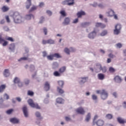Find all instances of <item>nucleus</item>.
Segmentation results:
<instances>
[{
	"mask_svg": "<svg viewBox=\"0 0 126 126\" xmlns=\"http://www.w3.org/2000/svg\"><path fill=\"white\" fill-rule=\"evenodd\" d=\"M14 22L15 23L19 24L22 22V17L18 12H15L13 15Z\"/></svg>",
	"mask_w": 126,
	"mask_h": 126,
	"instance_id": "1",
	"label": "nucleus"
},
{
	"mask_svg": "<svg viewBox=\"0 0 126 126\" xmlns=\"http://www.w3.org/2000/svg\"><path fill=\"white\" fill-rule=\"evenodd\" d=\"M96 93H97V94H100L101 97L103 100H105L108 98V93L106 92L105 90L97 91Z\"/></svg>",
	"mask_w": 126,
	"mask_h": 126,
	"instance_id": "2",
	"label": "nucleus"
},
{
	"mask_svg": "<svg viewBox=\"0 0 126 126\" xmlns=\"http://www.w3.org/2000/svg\"><path fill=\"white\" fill-rule=\"evenodd\" d=\"M29 103V105L31 106V107H32V108H35V109H41V107H39V105H38L37 103H35L33 102V100L32 99H30L28 101Z\"/></svg>",
	"mask_w": 126,
	"mask_h": 126,
	"instance_id": "3",
	"label": "nucleus"
},
{
	"mask_svg": "<svg viewBox=\"0 0 126 126\" xmlns=\"http://www.w3.org/2000/svg\"><path fill=\"white\" fill-rule=\"evenodd\" d=\"M73 0H65L62 2V4H63V5H72V4L74 3Z\"/></svg>",
	"mask_w": 126,
	"mask_h": 126,
	"instance_id": "4",
	"label": "nucleus"
},
{
	"mask_svg": "<svg viewBox=\"0 0 126 126\" xmlns=\"http://www.w3.org/2000/svg\"><path fill=\"white\" fill-rule=\"evenodd\" d=\"M94 69L96 72H99V71H101L102 70V65H101V64L99 63H96L94 67Z\"/></svg>",
	"mask_w": 126,
	"mask_h": 126,
	"instance_id": "5",
	"label": "nucleus"
},
{
	"mask_svg": "<svg viewBox=\"0 0 126 126\" xmlns=\"http://www.w3.org/2000/svg\"><path fill=\"white\" fill-rule=\"evenodd\" d=\"M76 112L78 114H80V115H84L85 114V111L84 109L82 107H79L76 109Z\"/></svg>",
	"mask_w": 126,
	"mask_h": 126,
	"instance_id": "6",
	"label": "nucleus"
},
{
	"mask_svg": "<svg viewBox=\"0 0 126 126\" xmlns=\"http://www.w3.org/2000/svg\"><path fill=\"white\" fill-rule=\"evenodd\" d=\"M97 33L95 31H94L93 32H91L88 35V37L90 39H94L95 37H96Z\"/></svg>",
	"mask_w": 126,
	"mask_h": 126,
	"instance_id": "7",
	"label": "nucleus"
},
{
	"mask_svg": "<svg viewBox=\"0 0 126 126\" xmlns=\"http://www.w3.org/2000/svg\"><path fill=\"white\" fill-rule=\"evenodd\" d=\"M3 42H4L2 43ZM0 44H2V46L5 47L8 44V42L4 41V39L1 37V35H0Z\"/></svg>",
	"mask_w": 126,
	"mask_h": 126,
	"instance_id": "8",
	"label": "nucleus"
},
{
	"mask_svg": "<svg viewBox=\"0 0 126 126\" xmlns=\"http://www.w3.org/2000/svg\"><path fill=\"white\" fill-rule=\"evenodd\" d=\"M51 87L50 86V83L48 82H46L44 84V90L45 91H49Z\"/></svg>",
	"mask_w": 126,
	"mask_h": 126,
	"instance_id": "9",
	"label": "nucleus"
},
{
	"mask_svg": "<svg viewBox=\"0 0 126 126\" xmlns=\"http://www.w3.org/2000/svg\"><path fill=\"white\" fill-rule=\"evenodd\" d=\"M23 111L25 117L27 118V117H28V111H27V107H26V106H24L23 108Z\"/></svg>",
	"mask_w": 126,
	"mask_h": 126,
	"instance_id": "10",
	"label": "nucleus"
},
{
	"mask_svg": "<svg viewBox=\"0 0 126 126\" xmlns=\"http://www.w3.org/2000/svg\"><path fill=\"white\" fill-rule=\"evenodd\" d=\"M69 22H70V19L67 17L65 18L64 22H63V24L64 25H68V24H69Z\"/></svg>",
	"mask_w": 126,
	"mask_h": 126,
	"instance_id": "11",
	"label": "nucleus"
},
{
	"mask_svg": "<svg viewBox=\"0 0 126 126\" xmlns=\"http://www.w3.org/2000/svg\"><path fill=\"white\" fill-rule=\"evenodd\" d=\"M85 14H86L85 12L83 11H81L78 12L77 13V16H78V18H80L81 16H82V15H85Z\"/></svg>",
	"mask_w": 126,
	"mask_h": 126,
	"instance_id": "12",
	"label": "nucleus"
},
{
	"mask_svg": "<svg viewBox=\"0 0 126 126\" xmlns=\"http://www.w3.org/2000/svg\"><path fill=\"white\" fill-rule=\"evenodd\" d=\"M10 74L9 73V70H8V69H5L3 73V75L5 77H7V76H9Z\"/></svg>",
	"mask_w": 126,
	"mask_h": 126,
	"instance_id": "13",
	"label": "nucleus"
},
{
	"mask_svg": "<svg viewBox=\"0 0 126 126\" xmlns=\"http://www.w3.org/2000/svg\"><path fill=\"white\" fill-rule=\"evenodd\" d=\"M10 121L13 124H18L19 123V120L16 118H11Z\"/></svg>",
	"mask_w": 126,
	"mask_h": 126,
	"instance_id": "14",
	"label": "nucleus"
},
{
	"mask_svg": "<svg viewBox=\"0 0 126 126\" xmlns=\"http://www.w3.org/2000/svg\"><path fill=\"white\" fill-rule=\"evenodd\" d=\"M95 27H101V28H105L106 26L101 23H96L95 24Z\"/></svg>",
	"mask_w": 126,
	"mask_h": 126,
	"instance_id": "15",
	"label": "nucleus"
},
{
	"mask_svg": "<svg viewBox=\"0 0 126 126\" xmlns=\"http://www.w3.org/2000/svg\"><path fill=\"white\" fill-rule=\"evenodd\" d=\"M96 124L98 126H103L104 125V122L103 120H99L96 122Z\"/></svg>",
	"mask_w": 126,
	"mask_h": 126,
	"instance_id": "16",
	"label": "nucleus"
},
{
	"mask_svg": "<svg viewBox=\"0 0 126 126\" xmlns=\"http://www.w3.org/2000/svg\"><path fill=\"white\" fill-rule=\"evenodd\" d=\"M80 83L82 84V83H85L86 81H87V79H88V77H83L80 78Z\"/></svg>",
	"mask_w": 126,
	"mask_h": 126,
	"instance_id": "17",
	"label": "nucleus"
},
{
	"mask_svg": "<svg viewBox=\"0 0 126 126\" xmlns=\"http://www.w3.org/2000/svg\"><path fill=\"white\" fill-rule=\"evenodd\" d=\"M1 10L3 12H6L9 10V8L6 6H3L1 8Z\"/></svg>",
	"mask_w": 126,
	"mask_h": 126,
	"instance_id": "18",
	"label": "nucleus"
},
{
	"mask_svg": "<svg viewBox=\"0 0 126 126\" xmlns=\"http://www.w3.org/2000/svg\"><path fill=\"white\" fill-rule=\"evenodd\" d=\"M97 77L99 80H103L105 78V75L102 73L98 74Z\"/></svg>",
	"mask_w": 126,
	"mask_h": 126,
	"instance_id": "19",
	"label": "nucleus"
},
{
	"mask_svg": "<svg viewBox=\"0 0 126 126\" xmlns=\"http://www.w3.org/2000/svg\"><path fill=\"white\" fill-rule=\"evenodd\" d=\"M26 4V8L27 9L30 8V6H31V0H27Z\"/></svg>",
	"mask_w": 126,
	"mask_h": 126,
	"instance_id": "20",
	"label": "nucleus"
},
{
	"mask_svg": "<svg viewBox=\"0 0 126 126\" xmlns=\"http://www.w3.org/2000/svg\"><path fill=\"white\" fill-rule=\"evenodd\" d=\"M90 119H91V114H90V113H89L86 117L85 121L89 122V121H90Z\"/></svg>",
	"mask_w": 126,
	"mask_h": 126,
	"instance_id": "21",
	"label": "nucleus"
},
{
	"mask_svg": "<svg viewBox=\"0 0 126 126\" xmlns=\"http://www.w3.org/2000/svg\"><path fill=\"white\" fill-rule=\"evenodd\" d=\"M107 14L108 16H114L115 15V12L113 11V10H109V11L107 12Z\"/></svg>",
	"mask_w": 126,
	"mask_h": 126,
	"instance_id": "22",
	"label": "nucleus"
},
{
	"mask_svg": "<svg viewBox=\"0 0 126 126\" xmlns=\"http://www.w3.org/2000/svg\"><path fill=\"white\" fill-rule=\"evenodd\" d=\"M6 87V86H5V85H1L0 86V93H1L2 92H3Z\"/></svg>",
	"mask_w": 126,
	"mask_h": 126,
	"instance_id": "23",
	"label": "nucleus"
},
{
	"mask_svg": "<svg viewBox=\"0 0 126 126\" xmlns=\"http://www.w3.org/2000/svg\"><path fill=\"white\" fill-rule=\"evenodd\" d=\"M65 69H66L65 66L62 67L59 69V72H60V73H63V72L65 71Z\"/></svg>",
	"mask_w": 126,
	"mask_h": 126,
	"instance_id": "24",
	"label": "nucleus"
},
{
	"mask_svg": "<svg viewBox=\"0 0 126 126\" xmlns=\"http://www.w3.org/2000/svg\"><path fill=\"white\" fill-rule=\"evenodd\" d=\"M115 81H117V82L120 83L122 81V78H120L119 76H116L114 78Z\"/></svg>",
	"mask_w": 126,
	"mask_h": 126,
	"instance_id": "25",
	"label": "nucleus"
},
{
	"mask_svg": "<svg viewBox=\"0 0 126 126\" xmlns=\"http://www.w3.org/2000/svg\"><path fill=\"white\" fill-rule=\"evenodd\" d=\"M57 91L60 94H63V93H64V91H63V90L59 87H57Z\"/></svg>",
	"mask_w": 126,
	"mask_h": 126,
	"instance_id": "26",
	"label": "nucleus"
},
{
	"mask_svg": "<svg viewBox=\"0 0 126 126\" xmlns=\"http://www.w3.org/2000/svg\"><path fill=\"white\" fill-rule=\"evenodd\" d=\"M54 54L48 55L47 56V60H49V61H53L54 60Z\"/></svg>",
	"mask_w": 126,
	"mask_h": 126,
	"instance_id": "27",
	"label": "nucleus"
},
{
	"mask_svg": "<svg viewBox=\"0 0 126 126\" xmlns=\"http://www.w3.org/2000/svg\"><path fill=\"white\" fill-rule=\"evenodd\" d=\"M35 116L36 118H38L40 120H42V119H43V117H41V114L39 112H36L35 113Z\"/></svg>",
	"mask_w": 126,
	"mask_h": 126,
	"instance_id": "28",
	"label": "nucleus"
},
{
	"mask_svg": "<svg viewBox=\"0 0 126 126\" xmlns=\"http://www.w3.org/2000/svg\"><path fill=\"white\" fill-rule=\"evenodd\" d=\"M54 57L56 58V59H61L62 58V56L60 55L59 53H55L53 54Z\"/></svg>",
	"mask_w": 126,
	"mask_h": 126,
	"instance_id": "29",
	"label": "nucleus"
},
{
	"mask_svg": "<svg viewBox=\"0 0 126 126\" xmlns=\"http://www.w3.org/2000/svg\"><path fill=\"white\" fill-rule=\"evenodd\" d=\"M33 18L34 19V16H33V15L32 14H30V15H27L26 16V19L27 20H30V19H31V18Z\"/></svg>",
	"mask_w": 126,
	"mask_h": 126,
	"instance_id": "30",
	"label": "nucleus"
},
{
	"mask_svg": "<svg viewBox=\"0 0 126 126\" xmlns=\"http://www.w3.org/2000/svg\"><path fill=\"white\" fill-rule=\"evenodd\" d=\"M120 32H121L120 30H117V29H115L114 30V33L115 35H119V34H120Z\"/></svg>",
	"mask_w": 126,
	"mask_h": 126,
	"instance_id": "31",
	"label": "nucleus"
},
{
	"mask_svg": "<svg viewBox=\"0 0 126 126\" xmlns=\"http://www.w3.org/2000/svg\"><path fill=\"white\" fill-rule=\"evenodd\" d=\"M54 76H61V73L58 72V71H55L53 73Z\"/></svg>",
	"mask_w": 126,
	"mask_h": 126,
	"instance_id": "32",
	"label": "nucleus"
},
{
	"mask_svg": "<svg viewBox=\"0 0 126 126\" xmlns=\"http://www.w3.org/2000/svg\"><path fill=\"white\" fill-rule=\"evenodd\" d=\"M106 119H108V120H111V119H113V115L112 114H108L106 115Z\"/></svg>",
	"mask_w": 126,
	"mask_h": 126,
	"instance_id": "33",
	"label": "nucleus"
},
{
	"mask_svg": "<svg viewBox=\"0 0 126 126\" xmlns=\"http://www.w3.org/2000/svg\"><path fill=\"white\" fill-rule=\"evenodd\" d=\"M58 84L60 87H62L63 88V84H64V83L63 82V81H58Z\"/></svg>",
	"mask_w": 126,
	"mask_h": 126,
	"instance_id": "34",
	"label": "nucleus"
},
{
	"mask_svg": "<svg viewBox=\"0 0 126 126\" xmlns=\"http://www.w3.org/2000/svg\"><path fill=\"white\" fill-rule=\"evenodd\" d=\"M108 34V31L104 30L100 33V36H106Z\"/></svg>",
	"mask_w": 126,
	"mask_h": 126,
	"instance_id": "35",
	"label": "nucleus"
},
{
	"mask_svg": "<svg viewBox=\"0 0 126 126\" xmlns=\"http://www.w3.org/2000/svg\"><path fill=\"white\" fill-rule=\"evenodd\" d=\"M20 81V79H19V78H18V77H15L14 80V83L17 84L19 83Z\"/></svg>",
	"mask_w": 126,
	"mask_h": 126,
	"instance_id": "36",
	"label": "nucleus"
},
{
	"mask_svg": "<svg viewBox=\"0 0 126 126\" xmlns=\"http://www.w3.org/2000/svg\"><path fill=\"white\" fill-rule=\"evenodd\" d=\"M118 122H119V124H125V121L124 120L122 119L121 118H118L117 119Z\"/></svg>",
	"mask_w": 126,
	"mask_h": 126,
	"instance_id": "37",
	"label": "nucleus"
},
{
	"mask_svg": "<svg viewBox=\"0 0 126 126\" xmlns=\"http://www.w3.org/2000/svg\"><path fill=\"white\" fill-rule=\"evenodd\" d=\"M14 48H15V45H14V43H12L10 44V47L9 49L11 50V51H13V50H14Z\"/></svg>",
	"mask_w": 126,
	"mask_h": 126,
	"instance_id": "38",
	"label": "nucleus"
},
{
	"mask_svg": "<svg viewBox=\"0 0 126 126\" xmlns=\"http://www.w3.org/2000/svg\"><path fill=\"white\" fill-rule=\"evenodd\" d=\"M56 102H57V103H58L59 104H62V103H63V98H58L56 99Z\"/></svg>",
	"mask_w": 126,
	"mask_h": 126,
	"instance_id": "39",
	"label": "nucleus"
},
{
	"mask_svg": "<svg viewBox=\"0 0 126 126\" xmlns=\"http://www.w3.org/2000/svg\"><path fill=\"white\" fill-rule=\"evenodd\" d=\"M115 29H117L118 30H121V29H122V25H121L120 24H117L115 26Z\"/></svg>",
	"mask_w": 126,
	"mask_h": 126,
	"instance_id": "40",
	"label": "nucleus"
},
{
	"mask_svg": "<svg viewBox=\"0 0 126 126\" xmlns=\"http://www.w3.org/2000/svg\"><path fill=\"white\" fill-rule=\"evenodd\" d=\"M27 60H28V57H22L18 60V62H21V61H27Z\"/></svg>",
	"mask_w": 126,
	"mask_h": 126,
	"instance_id": "41",
	"label": "nucleus"
},
{
	"mask_svg": "<svg viewBox=\"0 0 126 126\" xmlns=\"http://www.w3.org/2000/svg\"><path fill=\"white\" fill-rule=\"evenodd\" d=\"M65 53L67 54V55H69V53L70 52V51H69V49L67 48H65L64 50Z\"/></svg>",
	"mask_w": 126,
	"mask_h": 126,
	"instance_id": "42",
	"label": "nucleus"
},
{
	"mask_svg": "<svg viewBox=\"0 0 126 126\" xmlns=\"http://www.w3.org/2000/svg\"><path fill=\"white\" fill-rule=\"evenodd\" d=\"M28 95L29 96H33V95H34V93L31 91H28Z\"/></svg>",
	"mask_w": 126,
	"mask_h": 126,
	"instance_id": "43",
	"label": "nucleus"
},
{
	"mask_svg": "<svg viewBox=\"0 0 126 126\" xmlns=\"http://www.w3.org/2000/svg\"><path fill=\"white\" fill-rule=\"evenodd\" d=\"M36 9H37V7H36V6H32V7L31 8V9H30V12H32V11H33V10H36Z\"/></svg>",
	"mask_w": 126,
	"mask_h": 126,
	"instance_id": "44",
	"label": "nucleus"
},
{
	"mask_svg": "<svg viewBox=\"0 0 126 126\" xmlns=\"http://www.w3.org/2000/svg\"><path fill=\"white\" fill-rule=\"evenodd\" d=\"M31 71H33V70H35V66L34 65H31L30 66Z\"/></svg>",
	"mask_w": 126,
	"mask_h": 126,
	"instance_id": "45",
	"label": "nucleus"
},
{
	"mask_svg": "<svg viewBox=\"0 0 126 126\" xmlns=\"http://www.w3.org/2000/svg\"><path fill=\"white\" fill-rule=\"evenodd\" d=\"M5 19H6L7 23H10V19H9V17L8 16H5Z\"/></svg>",
	"mask_w": 126,
	"mask_h": 126,
	"instance_id": "46",
	"label": "nucleus"
},
{
	"mask_svg": "<svg viewBox=\"0 0 126 126\" xmlns=\"http://www.w3.org/2000/svg\"><path fill=\"white\" fill-rule=\"evenodd\" d=\"M110 72H115V69L112 67H110L109 69Z\"/></svg>",
	"mask_w": 126,
	"mask_h": 126,
	"instance_id": "47",
	"label": "nucleus"
},
{
	"mask_svg": "<svg viewBox=\"0 0 126 126\" xmlns=\"http://www.w3.org/2000/svg\"><path fill=\"white\" fill-rule=\"evenodd\" d=\"M47 41L48 44H54V43H55V41L52 39H48Z\"/></svg>",
	"mask_w": 126,
	"mask_h": 126,
	"instance_id": "48",
	"label": "nucleus"
},
{
	"mask_svg": "<svg viewBox=\"0 0 126 126\" xmlns=\"http://www.w3.org/2000/svg\"><path fill=\"white\" fill-rule=\"evenodd\" d=\"M62 16H66V14H65V12L64 11H61L60 12Z\"/></svg>",
	"mask_w": 126,
	"mask_h": 126,
	"instance_id": "49",
	"label": "nucleus"
},
{
	"mask_svg": "<svg viewBox=\"0 0 126 126\" xmlns=\"http://www.w3.org/2000/svg\"><path fill=\"white\" fill-rule=\"evenodd\" d=\"M13 111V109H9L6 111V113L8 114V115H10V114H11V113H12Z\"/></svg>",
	"mask_w": 126,
	"mask_h": 126,
	"instance_id": "50",
	"label": "nucleus"
},
{
	"mask_svg": "<svg viewBox=\"0 0 126 126\" xmlns=\"http://www.w3.org/2000/svg\"><path fill=\"white\" fill-rule=\"evenodd\" d=\"M6 40H8V41H10L11 42H13L14 40L12 37H8L6 39Z\"/></svg>",
	"mask_w": 126,
	"mask_h": 126,
	"instance_id": "51",
	"label": "nucleus"
},
{
	"mask_svg": "<svg viewBox=\"0 0 126 126\" xmlns=\"http://www.w3.org/2000/svg\"><path fill=\"white\" fill-rule=\"evenodd\" d=\"M90 24L89 22H86L82 24L83 26H88Z\"/></svg>",
	"mask_w": 126,
	"mask_h": 126,
	"instance_id": "52",
	"label": "nucleus"
},
{
	"mask_svg": "<svg viewBox=\"0 0 126 126\" xmlns=\"http://www.w3.org/2000/svg\"><path fill=\"white\" fill-rule=\"evenodd\" d=\"M4 98H5V99H6L7 100H8V99H9V96L8 95H7V94H4Z\"/></svg>",
	"mask_w": 126,
	"mask_h": 126,
	"instance_id": "53",
	"label": "nucleus"
},
{
	"mask_svg": "<svg viewBox=\"0 0 126 126\" xmlns=\"http://www.w3.org/2000/svg\"><path fill=\"white\" fill-rule=\"evenodd\" d=\"M116 46H117V48H119V49L122 48V47H123V45L121 43L117 44Z\"/></svg>",
	"mask_w": 126,
	"mask_h": 126,
	"instance_id": "54",
	"label": "nucleus"
},
{
	"mask_svg": "<svg viewBox=\"0 0 126 126\" xmlns=\"http://www.w3.org/2000/svg\"><path fill=\"white\" fill-rule=\"evenodd\" d=\"M108 57L109 58H111V59H114V58H115V56L114 55H113L112 53L108 55Z\"/></svg>",
	"mask_w": 126,
	"mask_h": 126,
	"instance_id": "55",
	"label": "nucleus"
},
{
	"mask_svg": "<svg viewBox=\"0 0 126 126\" xmlns=\"http://www.w3.org/2000/svg\"><path fill=\"white\" fill-rule=\"evenodd\" d=\"M92 99L93 100H97V96L96 95L94 94L92 95Z\"/></svg>",
	"mask_w": 126,
	"mask_h": 126,
	"instance_id": "56",
	"label": "nucleus"
},
{
	"mask_svg": "<svg viewBox=\"0 0 126 126\" xmlns=\"http://www.w3.org/2000/svg\"><path fill=\"white\" fill-rule=\"evenodd\" d=\"M18 85L19 87H22V86H23V84L22 83V82H21L20 81L19 83H18Z\"/></svg>",
	"mask_w": 126,
	"mask_h": 126,
	"instance_id": "57",
	"label": "nucleus"
},
{
	"mask_svg": "<svg viewBox=\"0 0 126 126\" xmlns=\"http://www.w3.org/2000/svg\"><path fill=\"white\" fill-rule=\"evenodd\" d=\"M101 70H102L103 72H106V71H107V69L105 68V67H101Z\"/></svg>",
	"mask_w": 126,
	"mask_h": 126,
	"instance_id": "58",
	"label": "nucleus"
},
{
	"mask_svg": "<svg viewBox=\"0 0 126 126\" xmlns=\"http://www.w3.org/2000/svg\"><path fill=\"white\" fill-rule=\"evenodd\" d=\"M3 29L4 30V31H6V32L9 31V29H8V28L7 27H4Z\"/></svg>",
	"mask_w": 126,
	"mask_h": 126,
	"instance_id": "59",
	"label": "nucleus"
},
{
	"mask_svg": "<svg viewBox=\"0 0 126 126\" xmlns=\"http://www.w3.org/2000/svg\"><path fill=\"white\" fill-rule=\"evenodd\" d=\"M30 82V81H29V80H26L25 81V84H26V85H28V84H29Z\"/></svg>",
	"mask_w": 126,
	"mask_h": 126,
	"instance_id": "60",
	"label": "nucleus"
},
{
	"mask_svg": "<svg viewBox=\"0 0 126 126\" xmlns=\"http://www.w3.org/2000/svg\"><path fill=\"white\" fill-rule=\"evenodd\" d=\"M42 44H43V45H46V44H48V40H43L42 41Z\"/></svg>",
	"mask_w": 126,
	"mask_h": 126,
	"instance_id": "61",
	"label": "nucleus"
},
{
	"mask_svg": "<svg viewBox=\"0 0 126 126\" xmlns=\"http://www.w3.org/2000/svg\"><path fill=\"white\" fill-rule=\"evenodd\" d=\"M65 121H66L67 122H68L69 121H70L71 119H70V118L68 117H66L65 118Z\"/></svg>",
	"mask_w": 126,
	"mask_h": 126,
	"instance_id": "62",
	"label": "nucleus"
},
{
	"mask_svg": "<svg viewBox=\"0 0 126 126\" xmlns=\"http://www.w3.org/2000/svg\"><path fill=\"white\" fill-rule=\"evenodd\" d=\"M47 13L48 14V15H49V16H51V15H52V12L50 10H47Z\"/></svg>",
	"mask_w": 126,
	"mask_h": 126,
	"instance_id": "63",
	"label": "nucleus"
},
{
	"mask_svg": "<svg viewBox=\"0 0 126 126\" xmlns=\"http://www.w3.org/2000/svg\"><path fill=\"white\" fill-rule=\"evenodd\" d=\"M43 31H44V32L45 35H47V29H46V28H44L43 29Z\"/></svg>",
	"mask_w": 126,
	"mask_h": 126,
	"instance_id": "64",
	"label": "nucleus"
}]
</instances>
